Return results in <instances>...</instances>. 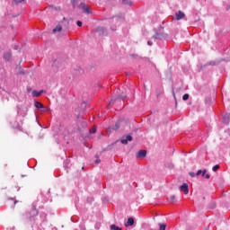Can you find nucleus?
<instances>
[{
    "label": "nucleus",
    "mask_w": 230,
    "mask_h": 230,
    "mask_svg": "<svg viewBox=\"0 0 230 230\" xmlns=\"http://www.w3.org/2000/svg\"><path fill=\"white\" fill-rule=\"evenodd\" d=\"M91 134H96V128L93 127L91 130H90Z\"/></svg>",
    "instance_id": "nucleus-23"
},
{
    "label": "nucleus",
    "mask_w": 230,
    "mask_h": 230,
    "mask_svg": "<svg viewBox=\"0 0 230 230\" xmlns=\"http://www.w3.org/2000/svg\"><path fill=\"white\" fill-rule=\"evenodd\" d=\"M118 128H119V126L118 124H116L114 127H113V130H118Z\"/></svg>",
    "instance_id": "nucleus-26"
},
{
    "label": "nucleus",
    "mask_w": 230,
    "mask_h": 230,
    "mask_svg": "<svg viewBox=\"0 0 230 230\" xmlns=\"http://www.w3.org/2000/svg\"><path fill=\"white\" fill-rule=\"evenodd\" d=\"M14 204H17V201H14Z\"/></svg>",
    "instance_id": "nucleus-33"
},
{
    "label": "nucleus",
    "mask_w": 230,
    "mask_h": 230,
    "mask_svg": "<svg viewBox=\"0 0 230 230\" xmlns=\"http://www.w3.org/2000/svg\"><path fill=\"white\" fill-rule=\"evenodd\" d=\"M168 200H169L170 202H176V200H175V196L172 195L171 197L168 198Z\"/></svg>",
    "instance_id": "nucleus-18"
},
{
    "label": "nucleus",
    "mask_w": 230,
    "mask_h": 230,
    "mask_svg": "<svg viewBox=\"0 0 230 230\" xmlns=\"http://www.w3.org/2000/svg\"><path fill=\"white\" fill-rule=\"evenodd\" d=\"M79 8L84 11V13H91V8L84 3H81Z\"/></svg>",
    "instance_id": "nucleus-3"
},
{
    "label": "nucleus",
    "mask_w": 230,
    "mask_h": 230,
    "mask_svg": "<svg viewBox=\"0 0 230 230\" xmlns=\"http://www.w3.org/2000/svg\"><path fill=\"white\" fill-rule=\"evenodd\" d=\"M27 93H31V86H27Z\"/></svg>",
    "instance_id": "nucleus-27"
},
{
    "label": "nucleus",
    "mask_w": 230,
    "mask_h": 230,
    "mask_svg": "<svg viewBox=\"0 0 230 230\" xmlns=\"http://www.w3.org/2000/svg\"><path fill=\"white\" fill-rule=\"evenodd\" d=\"M32 96L34 98H37V97L40 96V93H39V91L34 90V91H32Z\"/></svg>",
    "instance_id": "nucleus-15"
},
{
    "label": "nucleus",
    "mask_w": 230,
    "mask_h": 230,
    "mask_svg": "<svg viewBox=\"0 0 230 230\" xmlns=\"http://www.w3.org/2000/svg\"><path fill=\"white\" fill-rule=\"evenodd\" d=\"M134 226V217H128V221L125 223V227H130Z\"/></svg>",
    "instance_id": "nucleus-7"
},
{
    "label": "nucleus",
    "mask_w": 230,
    "mask_h": 230,
    "mask_svg": "<svg viewBox=\"0 0 230 230\" xmlns=\"http://www.w3.org/2000/svg\"><path fill=\"white\" fill-rule=\"evenodd\" d=\"M144 157H146V150H140L137 154V159H143Z\"/></svg>",
    "instance_id": "nucleus-5"
},
{
    "label": "nucleus",
    "mask_w": 230,
    "mask_h": 230,
    "mask_svg": "<svg viewBox=\"0 0 230 230\" xmlns=\"http://www.w3.org/2000/svg\"><path fill=\"white\" fill-rule=\"evenodd\" d=\"M164 37H166V34L163 32H156L155 35L152 37V39H154L155 40H163Z\"/></svg>",
    "instance_id": "nucleus-2"
},
{
    "label": "nucleus",
    "mask_w": 230,
    "mask_h": 230,
    "mask_svg": "<svg viewBox=\"0 0 230 230\" xmlns=\"http://www.w3.org/2000/svg\"><path fill=\"white\" fill-rule=\"evenodd\" d=\"M124 4H128L130 6V4H132V2L130 1H123Z\"/></svg>",
    "instance_id": "nucleus-24"
},
{
    "label": "nucleus",
    "mask_w": 230,
    "mask_h": 230,
    "mask_svg": "<svg viewBox=\"0 0 230 230\" xmlns=\"http://www.w3.org/2000/svg\"><path fill=\"white\" fill-rule=\"evenodd\" d=\"M114 103V99H112L111 102H110V105Z\"/></svg>",
    "instance_id": "nucleus-32"
},
{
    "label": "nucleus",
    "mask_w": 230,
    "mask_h": 230,
    "mask_svg": "<svg viewBox=\"0 0 230 230\" xmlns=\"http://www.w3.org/2000/svg\"><path fill=\"white\" fill-rule=\"evenodd\" d=\"M82 25H83L82 22L77 21V26H79V28H82Z\"/></svg>",
    "instance_id": "nucleus-25"
},
{
    "label": "nucleus",
    "mask_w": 230,
    "mask_h": 230,
    "mask_svg": "<svg viewBox=\"0 0 230 230\" xmlns=\"http://www.w3.org/2000/svg\"><path fill=\"white\" fill-rule=\"evenodd\" d=\"M223 121H224V123H229V121H230V114L229 113H225L223 115Z\"/></svg>",
    "instance_id": "nucleus-10"
},
{
    "label": "nucleus",
    "mask_w": 230,
    "mask_h": 230,
    "mask_svg": "<svg viewBox=\"0 0 230 230\" xmlns=\"http://www.w3.org/2000/svg\"><path fill=\"white\" fill-rule=\"evenodd\" d=\"M190 177H195V176L197 175V173H195V172H190Z\"/></svg>",
    "instance_id": "nucleus-28"
},
{
    "label": "nucleus",
    "mask_w": 230,
    "mask_h": 230,
    "mask_svg": "<svg viewBox=\"0 0 230 230\" xmlns=\"http://www.w3.org/2000/svg\"><path fill=\"white\" fill-rule=\"evenodd\" d=\"M181 191H183L185 195H188L189 193V189H188V184L187 183H183L181 187H180Z\"/></svg>",
    "instance_id": "nucleus-6"
},
{
    "label": "nucleus",
    "mask_w": 230,
    "mask_h": 230,
    "mask_svg": "<svg viewBox=\"0 0 230 230\" xmlns=\"http://www.w3.org/2000/svg\"><path fill=\"white\" fill-rule=\"evenodd\" d=\"M11 58H12V53L10 52H7L4 55V60H10Z\"/></svg>",
    "instance_id": "nucleus-13"
},
{
    "label": "nucleus",
    "mask_w": 230,
    "mask_h": 230,
    "mask_svg": "<svg viewBox=\"0 0 230 230\" xmlns=\"http://www.w3.org/2000/svg\"><path fill=\"white\" fill-rule=\"evenodd\" d=\"M97 31H99L100 35H107V29L103 27H98Z\"/></svg>",
    "instance_id": "nucleus-9"
},
{
    "label": "nucleus",
    "mask_w": 230,
    "mask_h": 230,
    "mask_svg": "<svg viewBox=\"0 0 230 230\" xmlns=\"http://www.w3.org/2000/svg\"><path fill=\"white\" fill-rule=\"evenodd\" d=\"M128 141H132V136L130 135L124 136L120 139V143H122V145H128Z\"/></svg>",
    "instance_id": "nucleus-4"
},
{
    "label": "nucleus",
    "mask_w": 230,
    "mask_h": 230,
    "mask_svg": "<svg viewBox=\"0 0 230 230\" xmlns=\"http://www.w3.org/2000/svg\"><path fill=\"white\" fill-rule=\"evenodd\" d=\"M176 21H181L184 17V13L182 11H179L175 13Z\"/></svg>",
    "instance_id": "nucleus-8"
},
{
    "label": "nucleus",
    "mask_w": 230,
    "mask_h": 230,
    "mask_svg": "<svg viewBox=\"0 0 230 230\" xmlns=\"http://www.w3.org/2000/svg\"><path fill=\"white\" fill-rule=\"evenodd\" d=\"M190 99V94H188V93H185L183 96H182V100L184 101V102H186V100H189Z\"/></svg>",
    "instance_id": "nucleus-20"
},
{
    "label": "nucleus",
    "mask_w": 230,
    "mask_h": 230,
    "mask_svg": "<svg viewBox=\"0 0 230 230\" xmlns=\"http://www.w3.org/2000/svg\"><path fill=\"white\" fill-rule=\"evenodd\" d=\"M218 168H220V165L217 164V165L213 166L212 170H213V172H217V170H218Z\"/></svg>",
    "instance_id": "nucleus-21"
},
{
    "label": "nucleus",
    "mask_w": 230,
    "mask_h": 230,
    "mask_svg": "<svg viewBox=\"0 0 230 230\" xmlns=\"http://www.w3.org/2000/svg\"><path fill=\"white\" fill-rule=\"evenodd\" d=\"M102 160H100V158L98 156H96V159H95V164H100Z\"/></svg>",
    "instance_id": "nucleus-22"
},
{
    "label": "nucleus",
    "mask_w": 230,
    "mask_h": 230,
    "mask_svg": "<svg viewBox=\"0 0 230 230\" xmlns=\"http://www.w3.org/2000/svg\"><path fill=\"white\" fill-rule=\"evenodd\" d=\"M159 230H166V225L164 224H159Z\"/></svg>",
    "instance_id": "nucleus-19"
},
{
    "label": "nucleus",
    "mask_w": 230,
    "mask_h": 230,
    "mask_svg": "<svg viewBox=\"0 0 230 230\" xmlns=\"http://www.w3.org/2000/svg\"><path fill=\"white\" fill-rule=\"evenodd\" d=\"M153 44H154V43L152 42V40H148V41H147V45H148V46H152Z\"/></svg>",
    "instance_id": "nucleus-29"
},
{
    "label": "nucleus",
    "mask_w": 230,
    "mask_h": 230,
    "mask_svg": "<svg viewBox=\"0 0 230 230\" xmlns=\"http://www.w3.org/2000/svg\"><path fill=\"white\" fill-rule=\"evenodd\" d=\"M207 172L208 171H206V170H203V171L202 170H199L197 172L196 175H202V177H204V175H206Z\"/></svg>",
    "instance_id": "nucleus-11"
},
{
    "label": "nucleus",
    "mask_w": 230,
    "mask_h": 230,
    "mask_svg": "<svg viewBox=\"0 0 230 230\" xmlns=\"http://www.w3.org/2000/svg\"><path fill=\"white\" fill-rule=\"evenodd\" d=\"M24 0H13V4H21Z\"/></svg>",
    "instance_id": "nucleus-17"
},
{
    "label": "nucleus",
    "mask_w": 230,
    "mask_h": 230,
    "mask_svg": "<svg viewBox=\"0 0 230 230\" xmlns=\"http://www.w3.org/2000/svg\"><path fill=\"white\" fill-rule=\"evenodd\" d=\"M111 230H121V228L119 226H116V225H111Z\"/></svg>",
    "instance_id": "nucleus-16"
},
{
    "label": "nucleus",
    "mask_w": 230,
    "mask_h": 230,
    "mask_svg": "<svg viewBox=\"0 0 230 230\" xmlns=\"http://www.w3.org/2000/svg\"><path fill=\"white\" fill-rule=\"evenodd\" d=\"M206 179H209L211 176L209 174H206Z\"/></svg>",
    "instance_id": "nucleus-31"
},
{
    "label": "nucleus",
    "mask_w": 230,
    "mask_h": 230,
    "mask_svg": "<svg viewBox=\"0 0 230 230\" xmlns=\"http://www.w3.org/2000/svg\"><path fill=\"white\" fill-rule=\"evenodd\" d=\"M37 215H39V211L37 210V208H32L31 212V217H37Z\"/></svg>",
    "instance_id": "nucleus-12"
},
{
    "label": "nucleus",
    "mask_w": 230,
    "mask_h": 230,
    "mask_svg": "<svg viewBox=\"0 0 230 230\" xmlns=\"http://www.w3.org/2000/svg\"><path fill=\"white\" fill-rule=\"evenodd\" d=\"M40 93V96L42 94V93H44V90H41L40 92H38Z\"/></svg>",
    "instance_id": "nucleus-30"
},
{
    "label": "nucleus",
    "mask_w": 230,
    "mask_h": 230,
    "mask_svg": "<svg viewBox=\"0 0 230 230\" xmlns=\"http://www.w3.org/2000/svg\"><path fill=\"white\" fill-rule=\"evenodd\" d=\"M57 31H62L61 25H58L56 28L53 29V33H57Z\"/></svg>",
    "instance_id": "nucleus-14"
},
{
    "label": "nucleus",
    "mask_w": 230,
    "mask_h": 230,
    "mask_svg": "<svg viewBox=\"0 0 230 230\" xmlns=\"http://www.w3.org/2000/svg\"><path fill=\"white\" fill-rule=\"evenodd\" d=\"M34 107H36V109H38V111H40L41 112H46V111H48V109H44V104L38 101L34 102Z\"/></svg>",
    "instance_id": "nucleus-1"
}]
</instances>
